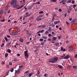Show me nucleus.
Returning a JSON list of instances; mask_svg holds the SVG:
<instances>
[{
    "label": "nucleus",
    "mask_w": 77,
    "mask_h": 77,
    "mask_svg": "<svg viewBox=\"0 0 77 77\" xmlns=\"http://www.w3.org/2000/svg\"><path fill=\"white\" fill-rule=\"evenodd\" d=\"M66 23L67 25H69V23L68 22H66Z\"/></svg>",
    "instance_id": "nucleus-60"
},
{
    "label": "nucleus",
    "mask_w": 77,
    "mask_h": 77,
    "mask_svg": "<svg viewBox=\"0 0 77 77\" xmlns=\"http://www.w3.org/2000/svg\"><path fill=\"white\" fill-rule=\"evenodd\" d=\"M72 10V8L71 7H69L68 8V10L67 11V13L68 14H70V11H71Z\"/></svg>",
    "instance_id": "nucleus-3"
},
{
    "label": "nucleus",
    "mask_w": 77,
    "mask_h": 77,
    "mask_svg": "<svg viewBox=\"0 0 77 77\" xmlns=\"http://www.w3.org/2000/svg\"><path fill=\"white\" fill-rule=\"evenodd\" d=\"M32 73H30L29 75V77H31V76H32Z\"/></svg>",
    "instance_id": "nucleus-50"
},
{
    "label": "nucleus",
    "mask_w": 77,
    "mask_h": 77,
    "mask_svg": "<svg viewBox=\"0 0 77 77\" xmlns=\"http://www.w3.org/2000/svg\"><path fill=\"white\" fill-rule=\"evenodd\" d=\"M26 44H30V42H27L26 43Z\"/></svg>",
    "instance_id": "nucleus-57"
},
{
    "label": "nucleus",
    "mask_w": 77,
    "mask_h": 77,
    "mask_svg": "<svg viewBox=\"0 0 77 77\" xmlns=\"http://www.w3.org/2000/svg\"><path fill=\"white\" fill-rule=\"evenodd\" d=\"M16 73H17V74H19L20 73V71L18 70H17Z\"/></svg>",
    "instance_id": "nucleus-30"
},
{
    "label": "nucleus",
    "mask_w": 77,
    "mask_h": 77,
    "mask_svg": "<svg viewBox=\"0 0 77 77\" xmlns=\"http://www.w3.org/2000/svg\"><path fill=\"white\" fill-rule=\"evenodd\" d=\"M69 55H67L66 56H65L63 58V59H69Z\"/></svg>",
    "instance_id": "nucleus-6"
},
{
    "label": "nucleus",
    "mask_w": 77,
    "mask_h": 77,
    "mask_svg": "<svg viewBox=\"0 0 77 77\" xmlns=\"http://www.w3.org/2000/svg\"><path fill=\"white\" fill-rule=\"evenodd\" d=\"M32 7L31 6H30L28 7V9H29V10H30V9H32Z\"/></svg>",
    "instance_id": "nucleus-27"
},
{
    "label": "nucleus",
    "mask_w": 77,
    "mask_h": 77,
    "mask_svg": "<svg viewBox=\"0 0 77 77\" xmlns=\"http://www.w3.org/2000/svg\"><path fill=\"white\" fill-rule=\"evenodd\" d=\"M42 39H48V37L47 36H42Z\"/></svg>",
    "instance_id": "nucleus-7"
},
{
    "label": "nucleus",
    "mask_w": 77,
    "mask_h": 77,
    "mask_svg": "<svg viewBox=\"0 0 77 77\" xmlns=\"http://www.w3.org/2000/svg\"><path fill=\"white\" fill-rule=\"evenodd\" d=\"M44 14V12L42 11H41L39 12V14Z\"/></svg>",
    "instance_id": "nucleus-26"
},
{
    "label": "nucleus",
    "mask_w": 77,
    "mask_h": 77,
    "mask_svg": "<svg viewBox=\"0 0 77 77\" xmlns=\"http://www.w3.org/2000/svg\"><path fill=\"white\" fill-rule=\"evenodd\" d=\"M3 12H4V10H2L0 11V15H2L3 13Z\"/></svg>",
    "instance_id": "nucleus-14"
},
{
    "label": "nucleus",
    "mask_w": 77,
    "mask_h": 77,
    "mask_svg": "<svg viewBox=\"0 0 77 77\" xmlns=\"http://www.w3.org/2000/svg\"><path fill=\"white\" fill-rule=\"evenodd\" d=\"M70 49V52H71L72 51V50L73 49L72 48H69Z\"/></svg>",
    "instance_id": "nucleus-33"
},
{
    "label": "nucleus",
    "mask_w": 77,
    "mask_h": 77,
    "mask_svg": "<svg viewBox=\"0 0 77 77\" xmlns=\"http://www.w3.org/2000/svg\"><path fill=\"white\" fill-rule=\"evenodd\" d=\"M72 4H74L75 3V2H74V1H72Z\"/></svg>",
    "instance_id": "nucleus-56"
},
{
    "label": "nucleus",
    "mask_w": 77,
    "mask_h": 77,
    "mask_svg": "<svg viewBox=\"0 0 77 77\" xmlns=\"http://www.w3.org/2000/svg\"><path fill=\"white\" fill-rule=\"evenodd\" d=\"M44 32V29H42L40 32V33H43Z\"/></svg>",
    "instance_id": "nucleus-32"
},
{
    "label": "nucleus",
    "mask_w": 77,
    "mask_h": 77,
    "mask_svg": "<svg viewBox=\"0 0 77 77\" xmlns=\"http://www.w3.org/2000/svg\"><path fill=\"white\" fill-rule=\"evenodd\" d=\"M14 61H18V59L17 58H15L14 59Z\"/></svg>",
    "instance_id": "nucleus-34"
},
{
    "label": "nucleus",
    "mask_w": 77,
    "mask_h": 77,
    "mask_svg": "<svg viewBox=\"0 0 77 77\" xmlns=\"http://www.w3.org/2000/svg\"><path fill=\"white\" fill-rule=\"evenodd\" d=\"M26 35H29V36L31 35V34L29 33V31H27L26 32Z\"/></svg>",
    "instance_id": "nucleus-11"
},
{
    "label": "nucleus",
    "mask_w": 77,
    "mask_h": 77,
    "mask_svg": "<svg viewBox=\"0 0 77 77\" xmlns=\"http://www.w3.org/2000/svg\"><path fill=\"white\" fill-rule=\"evenodd\" d=\"M19 6L18 4H14L13 7L14 8H18Z\"/></svg>",
    "instance_id": "nucleus-4"
},
{
    "label": "nucleus",
    "mask_w": 77,
    "mask_h": 77,
    "mask_svg": "<svg viewBox=\"0 0 77 77\" xmlns=\"http://www.w3.org/2000/svg\"><path fill=\"white\" fill-rule=\"evenodd\" d=\"M57 37H53V38H52V39H53L54 41H56V39H57Z\"/></svg>",
    "instance_id": "nucleus-19"
},
{
    "label": "nucleus",
    "mask_w": 77,
    "mask_h": 77,
    "mask_svg": "<svg viewBox=\"0 0 77 77\" xmlns=\"http://www.w3.org/2000/svg\"><path fill=\"white\" fill-rule=\"evenodd\" d=\"M41 44L42 45H44V42L42 43Z\"/></svg>",
    "instance_id": "nucleus-59"
},
{
    "label": "nucleus",
    "mask_w": 77,
    "mask_h": 77,
    "mask_svg": "<svg viewBox=\"0 0 77 77\" xmlns=\"http://www.w3.org/2000/svg\"><path fill=\"white\" fill-rule=\"evenodd\" d=\"M48 33H49V32L48 31H46L45 32V34H46V35H48Z\"/></svg>",
    "instance_id": "nucleus-28"
},
{
    "label": "nucleus",
    "mask_w": 77,
    "mask_h": 77,
    "mask_svg": "<svg viewBox=\"0 0 77 77\" xmlns=\"http://www.w3.org/2000/svg\"><path fill=\"white\" fill-rule=\"evenodd\" d=\"M66 2H63V5H66Z\"/></svg>",
    "instance_id": "nucleus-62"
},
{
    "label": "nucleus",
    "mask_w": 77,
    "mask_h": 77,
    "mask_svg": "<svg viewBox=\"0 0 77 77\" xmlns=\"http://www.w3.org/2000/svg\"><path fill=\"white\" fill-rule=\"evenodd\" d=\"M58 58L57 57H54L53 58L54 61V62H56L57 61Z\"/></svg>",
    "instance_id": "nucleus-5"
},
{
    "label": "nucleus",
    "mask_w": 77,
    "mask_h": 77,
    "mask_svg": "<svg viewBox=\"0 0 77 77\" xmlns=\"http://www.w3.org/2000/svg\"><path fill=\"white\" fill-rule=\"evenodd\" d=\"M53 17H57V14L56 13H54L53 14Z\"/></svg>",
    "instance_id": "nucleus-22"
},
{
    "label": "nucleus",
    "mask_w": 77,
    "mask_h": 77,
    "mask_svg": "<svg viewBox=\"0 0 77 77\" xmlns=\"http://www.w3.org/2000/svg\"><path fill=\"white\" fill-rule=\"evenodd\" d=\"M50 26H51L53 27H54L55 26V25L54 24H53V23H52L51 24H50Z\"/></svg>",
    "instance_id": "nucleus-20"
},
{
    "label": "nucleus",
    "mask_w": 77,
    "mask_h": 77,
    "mask_svg": "<svg viewBox=\"0 0 77 77\" xmlns=\"http://www.w3.org/2000/svg\"><path fill=\"white\" fill-rule=\"evenodd\" d=\"M51 2H56L57 1V0H50Z\"/></svg>",
    "instance_id": "nucleus-21"
},
{
    "label": "nucleus",
    "mask_w": 77,
    "mask_h": 77,
    "mask_svg": "<svg viewBox=\"0 0 77 77\" xmlns=\"http://www.w3.org/2000/svg\"><path fill=\"white\" fill-rule=\"evenodd\" d=\"M4 45H5V44L4 43H2V45H1V47H3L4 46Z\"/></svg>",
    "instance_id": "nucleus-37"
},
{
    "label": "nucleus",
    "mask_w": 77,
    "mask_h": 77,
    "mask_svg": "<svg viewBox=\"0 0 77 77\" xmlns=\"http://www.w3.org/2000/svg\"><path fill=\"white\" fill-rule=\"evenodd\" d=\"M24 56L25 58H28L29 57V54H28V51L26 50L24 51Z\"/></svg>",
    "instance_id": "nucleus-2"
},
{
    "label": "nucleus",
    "mask_w": 77,
    "mask_h": 77,
    "mask_svg": "<svg viewBox=\"0 0 77 77\" xmlns=\"http://www.w3.org/2000/svg\"><path fill=\"white\" fill-rule=\"evenodd\" d=\"M54 16H53L52 17V21H54Z\"/></svg>",
    "instance_id": "nucleus-45"
},
{
    "label": "nucleus",
    "mask_w": 77,
    "mask_h": 77,
    "mask_svg": "<svg viewBox=\"0 0 77 77\" xmlns=\"http://www.w3.org/2000/svg\"><path fill=\"white\" fill-rule=\"evenodd\" d=\"M9 8V7L8 6H7L5 9V12H6L7 11V10H8V8Z\"/></svg>",
    "instance_id": "nucleus-15"
},
{
    "label": "nucleus",
    "mask_w": 77,
    "mask_h": 77,
    "mask_svg": "<svg viewBox=\"0 0 77 77\" xmlns=\"http://www.w3.org/2000/svg\"><path fill=\"white\" fill-rule=\"evenodd\" d=\"M73 68H77V66H73Z\"/></svg>",
    "instance_id": "nucleus-55"
},
{
    "label": "nucleus",
    "mask_w": 77,
    "mask_h": 77,
    "mask_svg": "<svg viewBox=\"0 0 77 77\" xmlns=\"http://www.w3.org/2000/svg\"><path fill=\"white\" fill-rule=\"evenodd\" d=\"M66 44H68V43H69V41H66Z\"/></svg>",
    "instance_id": "nucleus-64"
},
{
    "label": "nucleus",
    "mask_w": 77,
    "mask_h": 77,
    "mask_svg": "<svg viewBox=\"0 0 77 77\" xmlns=\"http://www.w3.org/2000/svg\"><path fill=\"white\" fill-rule=\"evenodd\" d=\"M6 66L7 68H9V66L8 65H7Z\"/></svg>",
    "instance_id": "nucleus-61"
},
{
    "label": "nucleus",
    "mask_w": 77,
    "mask_h": 77,
    "mask_svg": "<svg viewBox=\"0 0 77 77\" xmlns=\"http://www.w3.org/2000/svg\"><path fill=\"white\" fill-rule=\"evenodd\" d=\"M19 40L20 42H24V39L22 38H20Z\"/></svg>",
    "instance_id": "nucleus-10"
},
{
    "label": "nucleus",
    "mask_w": 77,
    "mask_h": 77,
    "mask_svg": "<svg viewBox=\"0 0 77 77\" xmlns=\"http://www.w3.org/2000/svg\"><path fill=\"white\" fill-rule=\"evenodd\" d=\"M5 39L6 41V42H8V38H6V37H5Z\"/></svg>",
    "instance_id": "nucleus-31"
},
{
    "label": "nucleus",
    "mask_w": 77,
    "mask_h": 77,
    "mask_svg": "<svg viewBox=\"0 0 77 77\" xmlns=\"http://www.w3.org/2000/svg\"><path fill=\"white\" fill-rule=\"evenodd\" d=\"M71 2V0H69L68 1V2L67 3H70Z\"/></svg>",
    "instance_id": "nucleus-44"
},
{
    "label": "nucleus",
    "mask_w": 77,
    "mask_h": 77,
    "mask_svg": "<svg viewBox=\"0 0 77 77\" xmlns=\"http://www.w3.org/2000/svg\"><path fill=\"white\" fill-rule=\"evenodd\" d=\"M11 34L13 35H15L18 34V32H11Z\"/></svg>",
    "instance_id": "nucleus-8"
},
{
    "label": "nucleus",
    "mask_w": 77,
    "mask_h": 77,
    "mask_svg": "<svg viewBox=\"0 0 77 77\" xmlns=\"http://www.w3.org/2000/svg\"><path fill=\"white\" fill-rule=\"evenodd\" d=\"M7 51L9 53H10L11 52V51L10 49H8L7 50Z\"/></svg>",
    "instance_id": "nucleus-25"
},
{
    "label": "nucleus",
    "mask_w": 77,
    "mask_h": 77,
    "mask_svg": "<svg viewBox=\"0 0 77 77\" xmlns=\"http://www.w3.org/2000/svg\"><path fill=\"white\" fill-rule=\"evenodd\" d=\"M58 67L59 68H60L61 69H63V66L61 65H58Z\"/></svg>",
    "instance_id": "nucleus-13"
},
{
    "label": "nucleus",
    "mask_w": 77,
    "mask_h": 77,
    "mask_svg": "<svg viewBox=\"0 0 77 77\" xmlns=\"http://www.w3.org/2000/svg\"><path fill=\"white\" fill-rule=\"evenodd\" d=\"M23 6H24V5H22V6H20V7H19V8H20V9H21V8H23Z\"/></svg>",
    "instance_id": "nucleus-38"
},
{
    "label": "nucleus",
    "mask_w": 77,
    "mask_h": 77,
    "mask_svg": "<svg viewBox=\"0 0 77 77\" xmlns=\"http://www.w3.org/2000/svg\"><path fill=\"white\" fill-rule=\"evenodd\" d=\"M8 54H5V57H8Z\"/></svg>",
    "instance_id": "nucleus-49"
},
{
    "label": "nucleus",
    "mask_w": 77,
    "mask_h": 77,
    "mask_svg": "<svg viewBox=\"0 0 77 77\" xmlns=\"http://www.w3.org/2000/svg\"><path fill=\"white\" fill-rule=\"evenodd\" d=\"M75 21H77V19H73V23H74L75 22Z\"/></svg>",
    "instance_id": "nucleus-24"
},
{
    "label": "nucleus",
    "mask_w": 77,
    "mask_h": 77,
    "mask_svg": "<svg viewBox=\"0 0 77 77\" xmlns=\"http://www.w3.org/2000/svg\"><path fill=\"white\" fill-rule=\"evenodd\" d=\"M17 0H13L11 2V4L12 6H14V5H17Z\"/></svg>",
    "instance_id": "nucleus-1"
},
{
    "label": "nucleus",
    "mask_w": 77,
    "mask_h": 77,
    "mask_svg": "<svg viewBox=\"0 0 77 77\" xmlns=\"http://www.w3.org/2000/svg\"><path fill=\"white\" fill-rule=\"evenodd\" d=\"M55 45L57 47H58L59 45V43H55Z\"/></svg>",
    "instance_id": "nucleus-17"
},
{
    "label": "nucleus",
    "mask_w": 77,
    "mask_h": 77,
    "mask_svg": "<svg viewBox=\"0 0 77 77\" xmlns=\"http://www.w3.org/2000/svg\"><path fill=\"white\" fill-rule=\"evenodd\" d=\"M75 58H76V57H77V54H75Z\"/></svg>",
    "instance_id": "nucleus-63"
},
{
    "label": "nucleus",
    "mask_w": 77,
    "mask_h": 77,
    "mask_svg": "<svg viewBox=\"0 0 77 77\" xmlns=\"http://www.w3.org/2000/svg\"><path fill=\"white\" fill-rule=\"evenodd\" d=\"M23 67V65H22L20 66H19V68H21Z\"/></svg>",
    "instance_id": "nucleus-51"
},
{
    "label": "nucleus",
    "mask_w": 77,
    "mask_h": 77,
    "mask_svg": "<svg viewBox=\"0 0 77 77\" xmlns=\"http://www.w3.org/2000/svg\"><path fill=\"white\" fill-rule=\"evenodd\" d=\"M37 74H38V75H39L40 74V72H39V71H37Z\"/></svg>",
    "instance_id": "nucleus-41"
},
{
    "label": "nucleus",
    "mask_w": 77,
    "mask_h": 77,
    "mask_svg": "<svg viewBox=\"0 0 77 77\" xmlns=\"http://www.w3.org/2000/svg\"><path fill=\"white\" fill-rule=\"evenodd\" d=\"M63 2H67V1L66 0H63Z\"/></svg>",
    "instance_id": "nucleus-54"
},
{
    "label": "nucleus",
    "mask_w": 77,
    "mask_h": 77,
    "mask_svg": "<svg viewBox=\"0 0 77 77\" xmlns=\"http://www.w3.org/2000/svg\"><path fill=\"white\" fill-rule=\"evenodd\" d=\"M44 41V39H43L40 38V41L41 42L42 41Z\"/></svg>",
    "instance_id": "nucleus-36"
},
{
    "label": "nucleus",
    "mask_w": 77,
    "mask_h": 77,
    "mask_svg": "<svg viewBox=\"0 0 77 77\" xmlns=\"http://www.w3.org/2000/svg\"><path fill=\"white\" fill-rule=\"evenodd\" d=\"M73 8L75 9V8L76 7V6L77 5H73Z\"/></svg>",
    "instance_id": "nucleus-35"
},
{
    "label": "nucleus",
    "mask_w": 77,
    "mask_h": 77,
    "mask_svg": "<svg viewBox=\"0 0 77 77\" xmlns=\"http://www.w3.org/2000/svg\"><path fill=\"white\" fill-rule=\"evenodd\" d=\"M43 17V15H41L40 16H39L38 18H39L40 17Z\"/></svg>",
    "instance_id": "nucleus-47"
},
{
    "label": "nucleus",
    "mask_w": 77,
    "mask_h": 77,
    "mask_svg": "<svg viewBox=\"0 0 77 77\" xmlns=\"http://www.w3.org/2000/svg\"><path fill=\"white\" fill-rule=\"evenodd\" d=\"M5 21V19H4L3 20H1V21H2V22H3Z\"/></svg>",
    "instance_id": "nucleus-43"
},
{
    "label": "nucleus",
    "mask_w": 77,
    "mask_h": 77,
    "mask_svg": "<svg viewBox=\"0 0 77 77\" xmlns=\"http://www.w3.org/2000/svg\"><path fill=\"white\" fill-rule=\"evenodd\" d=\"M60 21H59V20L58 21H56L54 22V24H57V23H60Z\"/></svg>",
    "instance_id": "nucleus-16"
},
{
    "label": "nucleus",
    "mask_w": 77,
    "mask_h": 77,
    "mask_svg": "<svg viewBox=\"0 0 77 77\" xmlns=\"http://www.w3.org/2000/svg\"><path fill=\"white\" fill-rule=\"evenodd\" d=\"M41 26L42 28H44V27H46V25H43L42 26Z\"/></svg>",
    "instance_id": "nucleus-18"
},
{
    "label": "nucleus",
    "mask_w": 77,
    "mask_h": 77,
    "mask_svg": "<svg viewBox=\"0 0 77 77\" xmlns=\"http://www.w3.org/2000/svg\"><path fill=\"white\" fill-rule=\"evenodd\" d=\"M42 20L41 18H37V21H40V20Z\"/></svg>",
    "instance_id": "nucleus-23"
},
{
    "label": "nucleus",
    "mask_w": 77,
    "mask_h": 77,
    "mask_svg": "<svg viewBox=\"0 0 77 77\" xmlns=\"http://www.w3.org/2000/svg\"><path fill=\"white\" fill-rule=\"evenodd\" d=\"M10 71L11 72H13V71H14V68H12L10 70Z\"/></svg>",
    "instance_id": "nucleus-29"
},
{
    "label": "nucleus",
    "mask_w": 77,
    "mask_h": 77,
    "mask_svg": "<svg viewBox=\"0 0 77 77\" xmlns=\"http://www.w3.org/2000/svg\"><path fill=\"white\" fill-rule=\"evenodd\" d=\"M59 12H62V9H59Z\"/></svg>",
    "instance_id": "nucleus-58"
},
{
    "label": "nucleus",
    "mask_w": 77,
    "mask_h": 77,
    "mask_svg": "<svg viewBox=\"0 0 77 77\" xmlns=\"http://www.w3.org/2000/svg\"><path fill=\"white\" fill-rule=\"evenodd\" d=\"M28 72H29V71H27L25 72V74L26 75V74H27Z\"/></svg>",
    "instance_id": "nucleus-46"
},
{
    "label": "nucleus",
    "mask_w": 77,
    "mask_h": 77,
    "mask_svg": "<svg viewBox=\"0 0 77 77\" xmlns=\"http://www.w3.org/2000/svg\"><path fill=\"white\" fill-rule=\"evenodd\" d=\"M9 65H10L12 66V63L11 62H10L9 63Z\"/></svg>",
    "instance_id": "nucleus-42"
},
{
    "label": "nucleus",
    "mask_w": 77,
    "mask_h": 77,
    "mask_svg": "<svg viewBox=\"0 0 77 77\" xmlns=\"http://www.w3.org/2000/svg\"><path fill=\"white\" fill-rule=\"evenodd\" d=\"M48 36H49V37H50L51 36V34H49Z\"/></svg>",
    "instance_id": "nucleus-53"
},
{
    "label": "nucleus",
    "mask_w": 77,
    "mask_h": 77,
    "mask_svg": "<svg viewBox=\"0 0 77 77\" xmlns=\"http://www.w3.org/2000/svg\"><path fill=\"white\" fill-rule=\"evenodd\" d=\"M47 75H48V74H45V75H44V76L45 77H47Z\"/></svg>",
    "instance_id": "nucleus-39"
},
{
    "label": "nucleus",
    "mask_w": 77,
    "mask_h": 77,
    "mask_svg": "<svg viewBox=\"0 0 77 77\" xmlns=\"http://www.w3.org/2000/svg\"><path fill=\"white\" fill-rule=\"evenodd\" d=\"M51 34L52 35H54V34H55V33H54V32H51Z\"/></svg>",
    "instance_id": "nucleus-40"
},
{
    "label": "nucleus",
    "mask_w": 77,
    "mask_h": 77,
    "mask_svg": "<svg viewBox=\"0 0 77 77\" xmlns=\"http://www.w3.org/2000/svg\"><path fill=\"white\" fill-rule=\"evenodd\" d=\"M61 51H66V49L65 48H63V47L61 48Z\"/></svg>",
    "instance_id": "nucleus-9"
},
{
    "label": "nucleus",
    "mask_w": 77,
    "mask_h": 77,
    "mask_svg": "<svg viewBox=\"0 0 77 77\" xmlns=\"http://www.w3.org/2000/svg\"><path fill=\"white\" fill-rule=\"evenodd\" d=\"M7 37L8 38H11V36H10L8 35H7Z\"/></svg>",
    "instance_id": "nucleus-52"
},
{
    "label": "nucleus",
    "mask_w": 77,
    "mask_h": 77,
    "mask_svg": "<svg viewBox=\"0 0 77 77\" xmlns=\"http://www.w3.org/2000/svg\"><path fill=\"white\" fill-rule=\"evenodd\" d=\"M49 62H51V63H54V60H51Z\"/></svg>",
    "instance_id": "nucleus-12"
},
{
    "label": "nucleus",
    "mask_w": 77,
    "mask_h": 77,
    "mask_svg": "<svg viewBox=\"0 0 77 77\" xmlns=\"http://www.w3.org/2000/svg\"><path fill=\"white\" fill-rule=\"evenodd\" d=\"M63 1L62 0L60 2V4H62V3H63Z\"/></svg>",
    "instance_id": "nucleus-48"
}]
</instances>
